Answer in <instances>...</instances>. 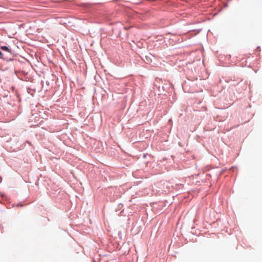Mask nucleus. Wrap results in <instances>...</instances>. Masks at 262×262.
Returning <instances> with one entry per match:
<instances>
[{
    "label": "nucleus",
    "instance_id": "f257e3e1",
    "mask_svg": "<svg viewBox=\"0 0 262 262\" xmlns=\"http://www.w3.org/2000/svg\"><path fill=\"white\" fill-rule=\"evenodd\" d=\"M1 49L3 51H7V53H3L0 51V58L7 61L11 60L13 59V56L12 52L7 46H2Z\"/></svg>",
    "mask_w": 262,
    "mask_h": 262
},
{
    "label": "nucleus",
    "instance_id": "f03ea898",
    "mask_svg": "<svg viewBox=\"0 0 262 262\" xmlns=\"http://www.w3.org/2000/svg\"><path fill=\"white\" fill-rule=\"evenodd\" d=\"M3 53H7V51H4Z\"/></svg>",
    "mask_w": 262,
    "mask_h": 262
}]
</instances>
